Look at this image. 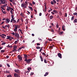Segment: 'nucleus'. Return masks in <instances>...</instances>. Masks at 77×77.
<instances>
[{"mask_svg":"<svg viewBox=\"0 0 77 77\" xmlns=\"http://www.w3.org/2000/svg\"><path fill=\"white\" fill-rule=\"evenodd\" d=\"M17 29H14V32H17Z\"/></svg>","mask_w":77,"mask_h":77,"instance_id":"obj_62","label":"nucleus"},{"mask_svg":"<svg viewBox=\"0 0 77 77\" xmlns=\"http://www.w3.org/2000/svg\"><path fill=\"white\" fill-rule=\"evenodd\" d=\"M15 27L14 29H16V30H17V29H18V25H17V26H16V25H15Z\"/></svg>","mask_w":77,"mask_h":77,"instance_id":"obj_30","label":"nucleus"},{"mask_svg":"<svg viewBox=\"0 0 77 77\" xmlns=\"http://www.w3.org/2000/svg\"><path fill=\"white\" fill-rule=\"evenodd\" d=\"M25 60H24V61H25V62H27V58H25Z\"/></svg>","mask_w":77,"mask_h":77,"instance_id":"obj_48","label":"nucleus"},{"mask_svg":"<svg viewBox=\"0 0 77 77\" xmlns=\"http://www.w3.org/2000/svg\"><path fill=\"white\" fill-rule=\"evenodd\" d=\"M9 9L10 10H12V11H14V9H13L12 8H11V7H9Z\"/></svg>","mask_w":77,"mask_h":77,"instance_id":"obj_22","label":"nucleus"},{"mask_svg":"<svg viewBox=\"0 0 77 77\" xmlns=\"http://www.w3.org/2000/svg\"><path fill=\"white\" fill-rule=\"evenodd\" d=\"M53 18V15H51L50 17V20H52V19Z\"/></svg>","mask_w":77,"mask_h":77,"instance_id":"obj_17","label":"nucleus"},{"mask_svg":"<svg viewBox=\"0 0 77 77\" xmlns=\"http://www.w3.org/2000/svg\"><path fill=\"white\" fill-rule=\"evenodd\" d=\"M24 58H27V55H25V54H24Z\"/></svg>","mask_w":77,"mask_h":77,"instance_id":"obj_21","label":"nucleus"},{"mask_svg":"<svg viewBox=\"0 0 77 77\" xmlns=\"http://www.w3.org/2000/svg\"><path fill=\"white\" fill-rule=\"evenodd\" d=\"M5 44H6V43L5 42H4V43H2V45H5Z\"/></svg>","mask_w":77,"mask_h":77,"instance_id":"obj_54","label":"nucleus"},{"mask_svg":"<svg viewBox=\"0 0 77 77\" xmlns=\"http://www.w3.org/2000/svg\"><path fill=\"white\" fill-rule=\"evenodd\" d=\"M7 47H8V48H12V46H10V45H8Z\"/></svg>","mask_w":77,"mask_h":77,"instance_id":"obj_14","label":"nucleus"},{"mask_svg":"<svg viewBox=\"0 0 77 77\" xmlns=\"http://www.w3.org/2000/svg\"><path fill=\"white\" fill-rule=\"evenodd\" d=\"M17 57L18 58V59L20 60V61H21V60H22L23 58H22V57L20 55H18L17 56Z\"/></svg>","mask_w":77,"mask_h":77,"instance_id":"obj_5","label":"nucleus"},{"mask_svg":"<svg viewBox=\"0 0 77 77\" xmlns=\"http://www.w3.org/2000/svg\"><path fill=\"white\" fill-rule=\"evenodd\" d=\"M53 1L54 3V4H56V3L57 2H56V0H53Z\"/></svg>","mask_w":77,"mask_h":77,"instance_id":"obj_40","label":"nucleus"},{"mask_svg":"<svg viewBox=\"0 0 77 77\" xmlns=\"http://www.w3.org/2000/svg\"><path fill=\"white\" fill-rule=\"evenodd\" d=\"M28 20L27 19H26L25 20V21L26 22V23H25V24H28V23H29V21H28Z\"/></svg>","mask_w":77,"mask_h":77,"instance_id":"obj_19","label":"nucleus"},{"mask_svg":"<svg viewBox=\"0 0 77 77\" xmlns=\"http://www.w3.org/2000/svg\"><path fill=\"white\" fill-rule=\"evenodd\" d=\"M63 32L61 31L59 33V34L60 35H63Z\"/></svg>","mask_w":77,"mask_h":77,"instance_id":"obj_16","label":"nucleus"},{"mask_svg":"<svg viewBox=\"0 0 77 77\" xmlns=\"http://www.w3.org/2000/svg\"><path fill=\"white\" fill-rule=\"evenodd\" d=\"M20 29V32L21 33V34H23V32H22V30L19 29Z\"/></svg>","mask_w":77,"mask_h":77,"instance_id":"obj_44","label":"nucleus"},{"mask_svg":"<svg viewBox=\"0 0 77 77\" xmlns=\"http://www.w3.org/2000/svg\"><path fill=\"white\" fill-rule=\"evenodd\" d=\"M41 45V44L40 43H37V45L38 46V45Z\"/></svg>","mask_w":77,"mask_h":77,"instance_id":"obj_55","label":"nucleus"},{"mask_svg":"<svg viewBox=\"0 0 77 77\" xmlns=\"http://www.w3.org/2000/svg\"><path fill=\"white\" fill-rule=\"evenodd\" d=\"M32 59H29L27 60V61L26 62V63H30V61H32Z\"/></svg>","mask_w":77,"mask_h":77,"instance_id":"obj_7","label":"nucleus"},{"mask_svg":"<svg viewBox=\"0 0 77 77\" xmlns=\"http://www.w3.org/2000/svg\"><path fill=\"white\" fill-rule=\"evenodd\" d=\"M21 7L23 8H27V6L25 5L24 3H22L21 5Z\"/></svg>","mask_w":77,"mask_h":77,"instance_id":"obj_1","label":"nucleus"},{"mask_svg":"<svg viewBox=\"0 0 77 77\" xmlns=\"http://www.w3.org/2000/svg\"><path fill=\"white\" fill-rule=\"evenodd\" d=\"M62 29L63 31H65V26L63 25L62 27Z\"/></svg>","mask_w":77,"mask_h":77,"instance_id":"obj_10","label":"nucleus"},{"mask_svg":"<svg viewBox=\"0 0 77 77\" xmlns=\"http://www.w3.org/2000/svg\"><path fill=\"white\" fill-rule=\"evenodd\" d=\"M27 70H28V73H29V72H30V70H32V67H28L27 68Z\"/></svg>","mask_w":77,"mask_h":77,"instance_id":"obj_9","label":"nucleus"},{"mask_svg":"<svg viewBox=\"0 0 77 77\" xmlns=\"http://www.w3.org/2000/svg\"><path fill=\"white\" fill-rule=\"evenodd\" d=\"M40 58L41 59V60L42 62H43L44 60V59H43V58L41 56H40Z\"/></svg>","mask_w":77,"mask_h":77,"instance_id":"obj_11","label":"nucleus"},{"mask_svg":"<svg viewBox=\"0 0 77 77\" xmlns=\"http://www.w3.org/2000/svg\"><path fill=\"white\" fill-rule=\"evenodd\" d=\"M75 11H77V7H75Z\"/></svg>","mask_w":77,"mask_h":77,"instance_id":"obj_51","label":"nucleus"},{"mask_svg":"<svg viewBox=\"0 0 77 77\" xmlns=\"http://www.w3.org/2000/svg\"><path fill=\"white\" fill-rule=\"evenodd\" d=\"M5 50H2L1 51V53H4V52H5Z\"/></svg>","mask_w":77,"mask_h":77,"instance_id":"obj_24","label":"nucleus"},{"mask_svg":"<svg viewBox=\"0 0 77 77\" xmlns=\"http://www.w3.org/2000/svg\"><path fill=\"white\" fill-rule=\"evenodd\" d=\"M33 74H34V72H31V74H30V75L31 76H32V75H33Z\"/></svg>","mask_w":77,"mask_h":77,"instance_id":"obj_36","label":"nucleus"},{"mask_svg":"<svg viewBox=\"0 0 77 77\" xmlns=\"http://www.w3.org/2000/svg\"><path fill=\"white\" fill-rule=\"evenodd\" d=\"M53 12L55 13V14H57L58 13V12L57 10H54L53 11Z\"/></svg>","mask_w":77,"mask_h":77,"instance_id":"obj_13","label":"nucleus"},{"mask_svg":"<svg viewBox=\"0 0 77 77\" xmlns=\"http://www.w3.org/2000/svg\"><path fill=\"white\" fill-rule=\"evenodd\" d=\"M34 11L35 12V13H36V14H37V11H36V10H35V9H34Z\"/></svg>","mask_w":77,"mask_h":77,"instance_id":"obj_57","label":"nucleus"},{"mask_svg":"<svg viewBox=\"0 0 77 77\" xmlns=\"http://www.w3.org/2000/svg\"><path fill=\"white\" fill-rule=\"evenodd\" d=\"M18 40L17 41H15V42H14V44H17V42H18Z\"/></svg>","mask_w":77,"mask_h":77,"instance_id":"obj_41","label":"nucleus"},{"mask_svg":"<svg viewBox=\"0 0 77 77\" xmlns=\"http://www.w3.org/2000/svg\"><path fill=\"white\" fill-rule=\"evenodd\" d=\"M57 55H58L59 57L60 58V59H62V54H60V53H58Z\"/></svg>","mask_w":77,"mask_h":77,"instance_id":"obj_6","label":"nucleus"},{"mask_svg":"<svg viewBox=\"0 0 77 77\" xmlns=\"http://www.w3.org/2000/svg\"><path fill=\"white\" fill-rule=\"evenodd\" d=\"M74 20V17L72 16L71 18V20L72 21H73V20Z\"/></svg>","mask_w":77,"mask_h":77,"instance_id":"obj_27","label":"nucleus"},{"mask_svg":"<svg viewBox=\"0 0 77 77\" xmlns=\"http://www.w3.org/2000/svg\"><path fill=\"white\" fill-rule=\"evenodd\" d=\"M14 71L15 72L18 73V74H20V71L19 69H15Z\"/></svg>","mask_w":77,"mask_h":77,"instance_id":"obj_3","label":"nucleus"},{"mask_svg":"<svg viewBox=\"0 0 77 77\" xmlns=\"http://www.w3.org/2000/svg\"><path fill=\"white\" fill-rule=\"evenodd\" d=\"M51 5H54V3H53V2L52 1L51 2Z\"/></svg>","mask_w":77,"mask_h":77,"instance_id":"obj_53","label":"nucleus"},{"mask_svg":"<svg viewBox=\"0 0 77 77\" xmlns=\"http://www.w3.org/2000/svg\"><path fill=\"white\" fill-rule=\"evenodd\" d=\"M44 63H47V61L46 60V59H44Z\"/></svg>","mask_w":77,"mask_h":77,"instance_id":"obj_32","label":"nucleus"},{"mask_svg":"<svg viewBox=\"0 0 77 77\" xmlns=\"http://www.w3.org/2000/svg\"><path fill=\"white\" fill-rule=\"evenodd\" d=\"M29 8L31 9V11H33V8L32 7H29Z\"/></svg>","mask_w":77,"mask_h":77,"instance_id":"obj_23","label":"nucleus"},{"mask_svg":"<svg viewBox=\"0 0 77 77\" xmlns=\"http://www.w3.org/2000/svg\"><path fill=\"white\" fill-rule=\"evenodd\" d=\"M49 63H50L51 65H53V64H54V63H53L51 61L49 62Z\"/></svg>","mask_w":77,"mask_h":77,"instance_id":"obj_38","label":"nucleus"},{"mask_svg":"<svg viewBox=\"0 0 77 77\" xmlns=\"http://www.w3.org/2000/svg\"><path fill=\"white\" fill-rule=\"evenodd\" d=\"M13 23H17V21H16V20H13Z\"/></svg>","mask_w":77,"mask_h":77,"instance_id":"obj_47","label":"nucleus"},{"mask_svg":"<svg viewBox=\"0 0 77 77\" xmlns=\"http://www.w3.org/2000/svg\"><path fill=\"white\" fill-rule=\"evenodd\" d=\"M12 75H9L7 76V77H12Z\"/></svg>","mask_w":77,"mask_h":77,"instance_id":"obj_43","label":"nucleus"},{"mask_svg":"<svg viewBox=\"0 0 77 77\" xmlns=\"http://www.w3.org/2000/svg\"><path fill=\"white\" fill-rule=\"evenodd\" d=\"M7 27L8 28V29H9V27H10V25H7Z\"/></svg>","mask_w":77,"mask_h":77,"instance_id":"obj_60","label":"nucleus"},{"mask_svg":"<svg viewBox=\"0 0 77 77\" xmlns=\"http://www.w3.org/2000/svg\"><path fill=\"white\" fill-rule=\"evenodd\" d=\"M5 22L7 24V23H9L10 22V19L7 18L5 20Z\"/></svg>","mask_w":77,"mask_h":77,"instance_id":"obj_4","label":"nucleus"},{"mask_svg":"<svg viewBox=\"0 0 77 77\" xmlns=\"http://www.w3.org/2000/svg\"><path fill=\"white\" fill-rule=\"evenodd\" d=\"M21 48H20L18 50H17V51H20V50H21Z\"/></svg>","mask_w":77,"mask_h":77,"instance_id":"obj_59","label":"nucleus"},{"mask_svg":"<svg viewBox=\"0 0 77 77\" xmlns=\"http://www.w3.org/2000/svg\"><path fill=\"white\" fill-rule=\"evenodd\" d=\"M20 20L21 21V22L23 23V22H24V21L23 20V18L22 17H21Z\"/></svg>","mask_w":77,"mask_h":77,"instance_id":"obj_26","label":"nucleus"},{"mask_svg":"<svg viewBox=\"0 0 77 77\" xmlns=\"http://www.w3.org/2000/svg\"><path fill=\"white\" fill-rule=\"evenodd\" d=\"M25 4L26 5V6H27L28 5V1H26L25 2Z\"/></svg>","mask_w":77,"mask_h":77,"instance_id":"obj_15","label":"nucleus"},{"mask_svg":"<svg viewBox=\"0 0 77 77\" xmlns=\"http://www.w3.org/2000/svg\"><path fill=\"white\" fill-rule=\"evenodd\" d=\"M41 15H42V13H40L39 14V16H41Z\"/></svg>","mask_w":77,"mask_h":77,"instance_id":"obj_64","label":"nucleus"},{"mask_svg":"<svg viewBox=\"0 0 77 77\" xmlns=\"http://www.w3.org/2000/svg\"><path fill=\"white\" fill-rule=\"evenodd\" d=\"M14 17V15H11V18H14V19H15V17Z\"/></svg>","mask_w":77,"mask_h":77,"instance_id":"obj_45","label":"nucleus"},{"mask_svg":"<svg viewBox=\"0 0 77 77\" xmlns=\"http://www.w3.org/2000/svg\"><path fill=\"white\" fill-rule=\"evenodd\" d=\"M73 15H76L77 16V12H75L73 14Z\"/></svg>","mask_w":77,"mask_h":77,"instance_id":"obj_31","label":"nucleus"},{"mask_svg":"<svg viewBox=\"0 0 77 77\" xmlns=\"http://www.w3.org/2000/svg\"><path fill=\"white\" fill-rule=\"evenodd\" d=\"M50 10L48 11V12H50L51 11H53V9L52 8H50Z\"/></svg>","mask_w":77,"mask_h":77,"instance_id":"obj_20","label":"nucleus"},{"mask_svg":"<svg viewBox=\"0 0 77 77\" xmlns=\"http://www.w3.org/2000/svg\"><path fill=\"white\" fill-rule=\"evenodd\" d=\"M48 75V72H46L45 73V74L44 75V76L45 77V76H47V75Z\"/></svg>","mask_w":77,"mask_h":77,"instance_id":"obj_18","label":"nucleus"},{"mask_svg":"<svg viewBox=\"0 0 77 77\" xmlns=\"http://www.w3.org/2000/svg\"><path fill=\"white\" fill-rule=\"evenodd\" d=\"M0 36H1V38H3V39L5 38V36H2V35L0 34Z\"/></svg>","mask_w":77,"mask_h":77,"instance_id":"obj_28","label":"nucleus"},{"mask_svg":"<svg viewBox=\"0 0 77 77\" xmlns=\"http://www.w3.org/2000/svg\"><path fill=\"white\" fill-rule=\"evenodd\" d=\"M11 37V36H7V38H6V39H9Z\"/></svg>","mask_w":77,"mask_h":77,"instance_id":"obj_25","label":"nucleus"},{"mask_svg":"<svg viewBox=\"0 0 77 77\" xmlns=\"http://www.w3.org/2000/svg\"><path fill=\"white\" fill-rule=\"evenodd\" d=\"M32 3L33 5H35V2H34V1L32 2Z\"/></svg>","mask_w":77,"mask_h":77,"instance_id":"obj_63","label":"nucleus"},{"mask_svg":"<svg viewBox=\"0 0 77 77\" xmlns=\"http://www.w3.org/2000/svg\"><path fill=\"white\" fill-rule=\"evenodd\" d=\"M20 19H18L17 20V21L16 22L17 23H19V22L20 21Z\"/></svg>","mask_w":77,"mask_h":77,"instance_id":"obj_50","label":"nucleus"},{"mask_svg":"<svg viewBox=\"0 0 77 77\" xmlns=\"http://www.w3.org/2000/svg\"><path fill=\"white\" fill-rule=\"evenodd\" d=\"M65 17H67V14H66V13H65Z\"/></svg>","mask_w":77,"mask_h":77,"instance_id":"obj_56","label":"nucleus"},{"mask_svg":"<svg viewBox=\"0 0 77 77\" xmlns=\"http://www.w3.org/2000/svg\"><path fill=\"white\" fill-rule=\"evenodd\" d=\"M7 65L8 67H10V65L8 63H7Z\"/></svg>","mask_w":77,"mask_h":77,"instance_id":"obj_52","label":"nucleus"},{"mask_svg":"<svg viewBox=\"0 0 77 77\" xmlns=\"http://www.w3.org/2000/svg\"><path fill=\"white\" fill-rule=\"evenodd\" d=\"M15 36H16V38H17L18 39L20 38V35H19V34L18 33H15Z\"/></svg>","mask_w":77,"mask_h":77,"instance_id":"obj_2","label":"nucleus"},{"mask_svg":"<svg viewBox=\"0 0 77 77\" xmlns=\"http://www.w3.org/2000/svg\"><path fill=\"white\" fill-rule=\"evenodd\" d=\"M7 4H5L4 5H2L3 6V7H4V8H5V7L7 6Z\"/></svg>","mask_w":77,"mask_h":77,"instance_id":"obj_35","label":"nucleus"},{"mask_svg":"<svg viewBox=\"0 0 77 77\" xmlns=\"http://www.w3.org/2000/svg\"><path fill=\"white\" fill-rule=\"evenodd\" d=\"M4 7H3V6H1V9H4Z\"/></svg>","mask_w":77,"mask_h":77,"instance_id":"obj_61","label":"nucleus"},{"mask_svg":"<svg viewBox=\"0 0 77 77\" xmlns=\"http://www.w3.org/2000/svg\"><path fill=\"white\" fill-rule=\"evenodd\" d=\"M12 11L13 10H11L10 11V12L11 14H13V11Z\"/></svg>","mask_w":77,"mask_h":77,"instance_id":"obj_49","label":"nucleus"},{"mask_svg":"<svg viewBox=\"0 0 77 77\" xmlns=\"http://www.w3.org/2000/svg\"><path fill=\"white\" fill-rule=\"evenodd\" d=\"M0 2H2V3H4L2 4H5V3H6L5 2H6V0H1Z\"/></svg>","mask_w":77,"mask_h":77,"instance_id":"obj_8","label":"nucleus"},{"mask_svg":"<svg viewBox=\"0 0 77 77\" xmlns=\"http://www.w3.org/2000/svg\"><path fill=\"white\" fill-rule=\"evenodd\" d=\"M77 23V19H75L73 21V23Z\"/></svg>","mask_w":77,"mask_h":77,"instance_id":"obj_12","label":"nucleus"},{"mask_svg":"<svg viewBox=\"0 0 77 77\" xmlns=\"http://www.w3.org/2000/svg\"><path fill=\"white\" fill-rule=\"evenodd\" d=\"M56 26V27H57V28H59V25L57 24Z\"/></svg>","mask_w":77,"mask_h":77,"instance_id":"obj_58","label":"nucleus"},{"mask_svg":"<svg viewBox=\"0 0 77 77\" xmlns=\"http://www.w3.org/2000/svg\"><path fill=\"white\" fill-rule=\"evenodd\" d=\"M42 50V47L41 48H40V50H39V51L41 52Z\"/></svg>","mask_w":77,"mask_h":77,"instance_id":"obj_42","label":"nucleus"},{"mask_svg":"<svg viewBox=\"0 0 77 77\" xmlns=\"http://www.w3.org/2000/svg\"><path fill=\"white\" fill-rule=\"evenodd\" d=\"M16 50H17L15 49H14V50H13V51H12V52L13 51L14 52H15V51H16Z\"/></svg>","mask_w":77,"mask_h":77,"instance_id":"obj_46","label":"nucleus"},{"mask_svg":"<svg viewBox=\"0 0 77 77\" xmlns=\"http://www.w3.org/2000/svg\"><path fill=\"white\" fill-rule=\"evenodd\" d=\"M14 18H12V19H11V21H10V23H12V22L13 21H14Z\"/></svg>","mask_w":77,"mask_h":77,"instance_id":"obj_33","label":"nucleus"},{"mask_svg":"<svg viewBox=\"0 0 77 77\" xmlns=\"http://www.w3.org/2000/svg\"><path fill=\"white\" fill-rule=\"evenodd\" d=\"M14 49H16V48H17V45H15L14 46V47L13 48Z\"/></svg>","mask_w":77,"mask_h":77,"instance_id":"obj_29","label":"nucleus"},{"mask_svg":"<svg viewBox=\"0 0 77 77\" xmlns=\"http://www.w3.org/2000/svg\"><path fill=\"white\" fill-rule=\"evenodd\" d=\"M42 55H43V56H46V54H45V53H44V52L42 53Z\"/></svg>","mask_w":77,"mask_h":77,"instance_id":"obj_39","label":"nucleus"},{"mask_svg":"<svg viewBox=\"0 0 77 77\" xmlns=\"http://www.w3.org/2000/svg\"><path fill=\"white\" fill-rule=\"evenodd\" d=\"M36 49H40L41 48V47L39 46H37L36 47Z\"/></svg>","mask_w":77,"mask_h":77,"instance_id":"obj_34","label":"nucleus"},{"mask_svg":"<svg viewBox=\"0 0 77 77\" xmlns=\"http://www.w3.org/2000/svg\"><path fill=\"white\" fill-rule=\"evenodd\" d=\"M6 73H8V74H9L10 73V72L8 70H6Z\"/></svg>","mask_w":77,"mask_h":77,"instance_id":"obj_37","label":"nucleus"}]
</instances>
